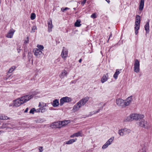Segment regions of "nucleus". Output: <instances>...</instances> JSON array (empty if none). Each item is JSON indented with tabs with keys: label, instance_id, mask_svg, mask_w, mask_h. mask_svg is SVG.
<instances>
[{
	"label": "nucleus",
	"instance_id": "1",
	"mask_svg": "<svg viewBox=\"0 0 152 152\" xmlns=\"http://www.w3.org/2000/svg\"><path fill=\"white\" fill-rule=\"evenodd\" d=\"M33 97V95L28 94L18 98L13 101V106L16 107H18L28 101Z\"/></svg>",
	"mask_w": 152,
	"mask_h": 152
},
{
	"label": "nucleus",
	"instance_id": "2",
	"mask_svg": "<svg viewBox=\"0 0 152 152\" xmlns=\"http://www.w3.org/2000/svg\"><path fill=\"white\" fill-rule=\"evenodd\" d=\"M144 116L143 114L139 113H134L130 114L127 117L125 120V121H130L134 120L137 121L139 119H143Z\"/></svg>",
	"mask_w": 152,
	"mask_h": 152
},
{
	"label": "nucleus",
	"instance_id": "3",
	"mask_svg": "<svg viewBox=\"0 0 152 152\" xmlns=\"http://www.w3.org/2000/svg\"><path fill=\"white\" fill-rule=\"evenodd\" d=\"M138 124L140 127L145 129H148L150 127V125L147 121L145 119H142L140 121Z\"/></svg>",
	"mask_w": 152,
	"mask_h": 152
},
{
	"label": "nucleus",
	"instance_id": "4",
	"mask_svg": "<svg viewBox=\"0 0 152 152\" xmlns=\"http://www.w3.org/2000/svg\"><path fill=\"white\" fill-rule=\"evenodd\" d=\"M140 23V17L139 15H137L135 25V34L137 35L138 33V30L139 28Z\"/></svg>",
	"mask_w": 152,
	"mask_h": 152
},
{
	"label": "nucleus",
	"instance_id": "5",
	"mask_svg": "<svg viewBox=\"0 0 152 152\" xmlns=\"http://www.w3.org/2000/svg\"><path fill=\"white\" fill-rule=\"evenodd\" d=\"M48 104L44 103L43 102H39L38 106L40 107L41 109V113H44L46 112L48 110L46 108Z\"/></svg>",
	"mask_w": 152,
	"mask_h": 152
},
{
	"label": "nucleus",
	"instance_id": "6",
	"mask_svg": "<svg viewBox=\"0 0 152 152\" xmlns=\"http://www.w3.org/2000/svg\"><path fill=\"white\" fill-rule=\"evenodd\" d=\"M134 65V71L137 73L139 72L140 70V61L138 59L135 60Z\"/></svg>",
	"mask_w": 152,
	"mask_h": 152
},
{
	"label": "nucleus",
	"instance_id": "7",
	"mask_svg": "<svg viewBox=\"0 0 152 152\" xmlns=\"http://www.w3.org/2000/svg\"><path fill=\"white\" fill-rule=\"evenodd\" d=\"M72 101V99L69 97L66 96L62 98L60 100V105L61 106L63 105L65 102H69Z\"/></svg>",
	"mask_w": 152,
	"mask_h": 152
},
{
	"label": "nucleus",
	"instance_id": "8",
	"mask_svg": "<svg viewBox=\"0 0 152 152\" xmlns=\"http://www.w3.org/2000/svg\"><path fill=\"white\" fill-rule=\"evenodd\" d=\"M116 103L118 106L122 107H125L124 100L120 98L117 99Z\"/></svg>",
	"mask_w": 152,
	"mask_h": 152
},
{
	"label": "nucleus",
	"instance_id": "9",
	"mask_svg": "<svg viewBox=\"0 0 152 152\" xmlns=\"http://www.w3.org/2000/svg\"><path fill=\"white\" fill-rule=\"evenodd\" d=\"M114 139V137H112L110 138L104 144L102 147V148L103 149H105L107 148L109 145H111Z\"/></svg>",
	"mask_w": 152,
	"mask_h": 152
},
{
	"label": "nucleus",
	"instance_id": "10",
	"mask_svg": "<svg viewBox=\"0 0 152 152\" xmlns=\"http://www.w3.org/2000/svg\"><path fill=\"white\" fill-rule=\"evenodd\" d=\"M68 51L67 49L64 47L62 50L61 54V56L62 58L65 59L66 58L68 57Z\"/></svg>",
	"mask_w": 152,
	"mask_h": 152
},
{
	"label": "nucleus",
	"instance_id": "11",
	"mask_svg": "<svg viewBox=\"0 0 152 152\" xmlns=\"http://www.w3.org/2000/svg\"><path fill=\"white\" fill-rule=\"evenodd\" d=\"M89 99V97L86 96L81 100H80L78 102L81 107L84 105L88 101Z\"/></svg>",
	"mask_w": 152,
	"mask_h": 152
},
{
	"label": "nucleus",
	"instance_id": "12",
	"mask_svg": "<svg viewBox=\"0 0 152 152\" xmlns=\"http://www.w3.org/2000/svg\"><path fill=\"white\" fill-rule=\"evenodd\" d=\"M33 52L34 53V55L38 58L40 57V56L42 54V51L37 48L34 49Z\"/></svg>",
	"mask_w": 152,
	"mask_h": 152
},
{
	"label": "nucleus",
	"instance_id": "13",
	"mask_svg": "<svg viewBox=\"0 0 152 152\" xmlns=\"http://www.w3.org/2000/svg\"><path fill=\"white\" fill-rule=\"evenodd\" d=\"M50 126L52 128H61L60 122H54L51 124Z\"/></svg>",
	"mask_w": 152,
	"mask_h": 152
},
{
	"label": "nucleus",
	"instance_id": "14",
	"mask_svg": "<svg viewBox=\"0 0 152 152\" xmlns=\"http://www.w3.org/2000/svg\"><path fill=\"white\" fill-rule=\"evenodd\" d=\"M15 30L13 29L12 28L11 29L8 31V33L7 34L6 37L9 38H12L14 32H15Z\"/></svg>",
	"mask_w": 152,
	"mask_h": 152
},
{
	"label": "nucleus",
	"instance_id": "15",
	"mask_svg": "<svg viewBox=\"0 0 152 152\" xmlns=\"http://www.w3.org/2000/svg\"><path fill=\"white\" fill-rule=\"evenodd\" d=\"M83 136V134L82 131H80L71 135L70 136V137L71 138H73L74 137H82Z\"/></svg>",
	"mask_w": 152,
	"mask_h": 152
},
{
	"label": "nucleus",
	"instance_id": "16",
	"mask_svg": "<svg viewBox=\"0 0 152 152\" xmlns=\"http://www.w3.org/2000/svg\"><path fill=\"white\" fill-rule=\"evenodd\" d=\"M48 28L49 32H50L52 31V28L53 27V26L52 24V20L51 19L48 21Z\"/></svg>",
	"mask_w": 152,
	"mask_h": 152
},
{
	"label": "nucleus",
	"instance_id": "17",
	"mask_svg": "<svg viewBox=\"0 0 152 152\" xmlns=\"http://www.w3.org/2000/svg\"><path fill=\"white\" fill-rule=\"evenodd\" d=\"M132 100V97L129 96L126 99L124 100L125 107L127 106L130 104Z\"/></svg>",
	"mask_w": 152,
	"mask_h": 152
},
{
	"label": "nucleus",
	"instance_id": "18",
	"mask_svg": "<svg viewBox=\"0 0 152 152\" xmlns=\"http://www.w3.org/2000/svg\"><path fill=\"white\" fill-rule=\"evenodd\" d=\"M67 73V71L66 70L64 69L61 71L59 75V77L61 79H63L65 77H66Z\"/></svg>",
	"mask_w": 152,
	"mask_h": 152
},
{
	"label": "nucleus",
	"instance_id": "19",
	"mask_svg": "<svg viewBox=\"0 0 152 152\" xmlns=\"http://www.w3.org/2000/svg\"><path fill=\"white\" fill-rule=\"evenodd\" d=\"M81 107L79 104L78 102L73 107L72 109V111L75 112L78 110L79 108Z\"/></svg>",
	"mask_w": 152,
	"mask_h": 152
},
{
	"label": "nucleus",
	"instance_id": "20",
	"mask_svg": "<svg viewBox=\"0 0 152 152\" xmlns=\"http://www.w3.org/2000/svg\"><path fill=\"white\" fill-rule=\"evenodd\" d=\"M118 133L121 136L124 135L125 134L124 128L119 130L118 131Z\"/></svg>",
	"mask_w": 152,
	"mask_h": 152
},
{
	"label": "nucleus",
	"instance_id": "21",
	"mask_svg": "<svg viewBox=\"0 0 152 152\" xmlns=\"http://www.w3.org/2000/svg\"><path fill=\"white\" fill-rule=\"evenodd\" d=\"M108 76L107 74L106 75H104L101 80V82L102 83H104L106 82L108 80Z\"/></svg>",
	"mask_w": 152,
	"mask_h": 152
},
{
	"label": "nucleus",
	"instance_id": "22",
	"mask_svg": "<svg viewBox=\"0 0 152 152\" xmlns=\"http://www.w3.org/2000/svg\"><path fill=\"white\" fill-rule=\"evenodd\" d=\"M70 123V121H64L61 122H60L61 127L65 126Z\"/></svg>",
	"mask_w": 152,
	"mask_h": 152
},
{
	"label": "nucleus",
	"instance_id": "23",
	"mask_svg": "<svg viewBox=\"0 0 152 152\" xmlns=\"http://www.w3.org/2000/svg\"><path fill=\"white\" fill-rule=\"evenodd\" d=\"M60 104H59V101L58 99H55L53 100L52 105L53 107H57Z\"/></svg>",
	"mask_w": 152,
	"mask_h": 152
},
{
	"label": "nucleus",
	"instance_id": "24",
	"mask_svg": "<svg viewBox=\"0 0 152 152\" xmlns=\"http://www.w3.org/2000/svg\"><path fill=\"white\" fill-rule=\"evenodd\" d=\"M144 0H141L139 7V9L140 10H142L143 9L144 5Z\"/></svg>",
	"mask_w": 152,
	"mask_h": 152
},
{
	"label": "nucleus",
	"instance_id": "25",
	"mask_svg": "<svg viewBox=\"0 0 152 152\" xmlns=\"http://www.w3.org/2000/svg\"><path fill=\"white\" fill-rule=\"evenodd\" d=\"M77 140V139L75 138V139H71L66 142V144H71L73 142H75Z\"/></svg>",
	"mask_w": 152,
	"mask_h": 152
},
{
	"label": "nucleus",
	"instance_id": "26",
	"mask_svg": "<svg viewBox=\"0 0 152 152\" xmlns=\"http://www.w3.org/2000/svg\"><path fill=\"white\" fill-rule=\"evenodd\" d=\"M9 118L4 115L0 114V120H7Z\"/></svg>",
	"mask_w": 152,
	"mask_h": 152
},
{
	"label": "nucleus",
	"instance_id": "27",
	"mask_svg": "<svg viewBox=\"0 0 152 152\" xmlns=\"http://www.w3.org/2000/svg\"><path fill=\"white\" fill-rule=\"evenodd\" d=\"M145 28L147 33H148L149 32V26L148 22L145 25Z\"/></svg>",
	"mask_w": 152,
	"mask_h": 152
},
{
	"label": "nucleus",
	"instance_id": "28",
	"mask_svg": "<svg viewBox=\"0 0 152 152\" xmlns=\"http://www.w3.org/2000/svg\"><path fill=\"white\" fill-rule=\"evenodd\" d=\"M120 71L118 69H117L116 71L113 75V77L115 79H116L118 77V76L120 73Z\"/></svg>",
	"mask_w": 152,
	"mask_h": 152
},
{
	"label": "nucleus",
	"instance_id": "29",
	"mask_svg": "<svg viewBox=\"0 0 152 152\" xmlns=\"http://www.w3.org/2000/svg\"><path fill=\"white\" fill-rule=\"evenodd\" d=\"M80 20H78L76 22L75 24V26L76 27H79L80 26L81 24H80Z\"/></svg>",
	"mask_w": 152,
	"mask_h": 152
},
{
	"label": "nucleus",
	"instance_id": "30",
	"mask_svg": "<svg viewBox=\"0 0 152 152\" xmlns=\"http://www.w3.org/2000/svg\"><path fill=\"white\" fill-rule=\"evenodd\" d=\"M15 66H12L11 67L8 71V73H11L15 69Z\"/></svg>",
	"mask_w": 152,
	"mask_h": 152
},
{
	"label": "nucleus",
	"instance_id": "31",
	"mask_svg": "<svg viewBox=\"0 0 152 152\" xmlns=\"http://www.w3.org/2000/svg\"><path fill=\"white\" fill-rule=\"evenodd\" d=\"M37 48L39 50L42 51L44 49V47L43 45H38L37 46Z\"/></svg>",
	"mask_w": 152,
	"mask_h": 152
},
{
	"label": "nucleus",
	"instance_id": "32",
	"mask_svg": "<svg viewBox=\"0 0 152 152\" xmlns=\"http://www.w3.org/2000/svg\"><path fill=\"white\" fill-rule=\"evenodd\" d=\"M124 129L125 134H128L129 133H130L131 132V130H130V129H128L126 128H124Z\"/></svg>",
	"mask_w": 152,
	"mask_h": 152
},
{
	"label": "nucleus",
	"instance_id": "33",
	"mask_svg": "<svg viewBox=\"0 0 152 152\" xmlns=\"http://www.w3.org/2000/svg\"><path fill=\"white\" fill-rule=\"evenodd\" d=\"M37 29V27L36 26H33L32 28L31 31V33H34L35 32V30Z\"/></svg>",
	"mask_w": 152,
	"mask_h": 152
},
{
	"label": "nucleus",
	"instance_id": "34",
	"mask_svg": "<svg viewBox=\"0 0 152 152\" xmlns=\"http://www.w3.org/2000/svg\"><path fill=\"white\" fill-rule=\"evenodd\" d=\"M36 17V15L34 13H32L31 14V18L32 20H33L35 19Z\"/></svg>",
	"mask_w": 152,
	"mask_h": 152
},
{
	"label": "nucleus",
	"instance_id": "35",
	"mask_svg": "<svg viewBox=\"0 0 152 152\" xmlns=\"http://www.w3.org/2000/svg\"><path fill=\"white\" fill-rule=\"evenodd\" d=\"M13 76H12V75H9L7 76L6 77H5V79L6 80H10V78H11Z\"/></svg>",
	"mask_w": 152,
	"mask_h": 152
},
{
	"label": "nucleus",
	"instance_id": "36",
	"mask_svg": "<svg viewBox=\"0 0 152 152\" xmlns=\"http://www.w3.org/2000/svg\"><path fill=\"white\" fill-rule=\"evenodd\" d=\"M35 111V109L33 108L31 109L29 112L30 113L34 114V112Z\"/></svg>",
	"mask_w": 152,
	"mask_h": 152
},
{
	"label": "nucleus",
	"instance_id": "37",
	"mask_svg": "<svg viewBox=\"0 0 152 152\" xmlns=\"http://www.w3.org/2000/svg\"><path fill=\"white\" fill-rule=\"evenodd\" d=\"M91 17L92 18H95L96 17V15L95 13H94L91 15Z\"/></svg>",
	"mask_w": 152,
	"mask_h": 152
},
{
	"label": "nucleus",
	"instance_id": "38",
	"mask_svg": "<svg viewBox=\"0 0 152 152\" xmlns=\"http://www.w3.org/2000/svg\"><path fill=\"white\" fill-rule=\"evenodd\" d=\"M35 112L37 113L39 112H41V109L40 107L39 108L37 109H35Z\"/></svg>",
	"mask_w": 152,
	"mask_h": 152
},
{
	"label": "nucleus",
	"instance_id": "39",
	"mask_svg": "<svg viewBox=\"0 0 152 152\" xmlns=\"http://www.w3.org/2000/svg\"><path fill=\"white\" fill-rule=\"evenodd\" d=\"M69 8H68V7H66L65 8H61V10L63 12H64V11L66 10H69Z\"/></svg>",
	"mask_w": 152,
	"mask_h": 152
},
{
	"label": "nucleus",
	"instance_id": "40",
	"mask_svg": "<svg viewBox=\"0 0 152 152\" xmlns=\"http://www.w3.org/2000/svg\"><path fill=\"white\" fill-rule=\"evenodd\" d=\"M39 152H42L43 149V147L42 146H40L39 148Z\"/></svg>",
	"mask_w": 152,
	"mask_h": 152
},
{
	"label": "nucleus",
	"instance_id": "41",
	"mask_svg": "<svg viewBox=\"0 0 152 152\" xmlns=\"http://www.w3.org/2000/svg\"><path fill=\"white\" fill-rule=\"evenodd\" d=\"M29 41V37H27L26 38V39L25 40L24 42V43H28Z\"/></svg>",
	"mask_w": 152,
	"mask_h": 152
},
{
	"label": "nucleus",
	"instance_id": "42",
	"mask_svg": "<svg viewBox=\"0 0 152 152\" xmlns=\"http://www.w3.org/2000/svg\"><path fill=\"white\" fill-rule=\"evenodd\" d=\"M87 0H83L81 3V4L83 5L86 3Z\"/></svg>",
	"mask_w": 152,
	"mask_h": 152
},
{
	"label": "nucleus",
	"instance_id": "43",
	"mask_svg": "<svg viewBox=\"0 0 152 152\" xmlns=\"http://www.w3.org/2000/svg\"><path fill=\"white\" fill-rule=\"evenodd\" d=\"M99 110H98V111H95L93 112L94 113H93L92 114H96V113H98V112H99Z\"/></svg>",
	"mask_w": 152,
	"mask_h": 152
},
{
	"label": "nucleus",
	"instance_id": "44",
	"mask_svg": "<svg viewBox=\"0 0 152 152\" xmlns=\"http://www.w3.org/2000/svg\"><path fill=\"white\" fill-rule=\"evenodd\" d=\"M28 108H27L26 110H25V111H24V112L25 113H26L28 112Z\"/></svg>",
	"mask_w": 152,
	"mask_h": 152
},
{
	"label": "nucleus",
	"instance_id": "45",
	"mask_svg": "<svg viewBox=\"0 0 152 152\" xmlns=\"http://www.w3.org/2000/svg\"><path fill=\"white\" fill-rule=\"evenodd\" d=\"M106 1L108 2V3H109L110 1L109 0H106Z\"/></svg>",
	"mask_w": 152,
	"mask_h": 152
},
{
	"label": "nucleus",
	"instance_id": "46",
	"mask_svg": "<svg viewBox=\"0 0 152 152\" xmlns=\"http://www.w3.org/2000/svg\"><path fill=\"white\" fill-rule=\"evenodd\" d=\"M81 61H82V59H80L79 60V62L80 63V62H81Z\"/></svg>",
	"mask_w": 152,
	"mask_h": 152
},
{
	"label": "nucleus",
	"instance_id": "47",
	"mask_svg": "<svg viewBox=\"0 0 152 152\" xmlns=\"http://www.w3.org/2000/svg\"><path fill=\"white\" fill-rule=\"evenodd\" d=\"M17 50H18V53H19L20 52V50L18 49Z\"/></svg>",
	"mask_w": 152,
	"mask_h": 152
},
{
	"label": "nucleus",
	"instance_id": "48",
	"mask_svg": "<svg viewBox=\"0 0 152 152\" xmlns=\"http://www.w3.org/2000/svg\"><path fill=\"white\" fill-rule=\"evenodd\" d=\"M141 152H146V151L144 150H142Z\"/></svg>",
	"mask_w": 152,
	"mask_h": 152
},
{
	"label": "nucleus",
	"instance_id": "49",
	"mask_svg": "<svg viewBox=\"0 0 152 152\" xmlns=\"http://www.w3.org/2000/svg\"><path fill=\"white\" fill-rule=\"evenodd\" d=\"M21 0H20V1H21Z\"/></svg>",
	"mask_w": 152,
	"mask_h": 152
}]
</instances>
